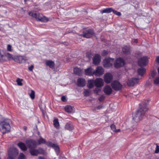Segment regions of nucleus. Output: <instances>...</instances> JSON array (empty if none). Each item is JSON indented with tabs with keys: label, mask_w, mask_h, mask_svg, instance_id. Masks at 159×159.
Wrapping results in <instances>:
<instances>
[{
	"label": "nucleus",
	"mask_w": 159,
	"mask_h": 159,
	"mask_svg": "<svg viewBox=\"0 0 159 159\" xmlns=\"http://www.w3.org/2000/svg\"><path fill=\"white\" fill-rule=\"evenodd\" d=\"M147 110L148 108L145 105L144 107H140V108L133 114V120L136 122H138L142 120L143 116Z\"/></svg>",
	"instance_id": "1"
},
{
	"label": "nucleus",
	"mask_w": 159,
	"mask_h": 159,
	"mask_svg": "<svg viewBox=\"0 0 159 159\" xmlns=\"http://www.w3.org/2000/svg\"><path fill=\"white\" fill-rule=\"evenodd\" d=\"M10 120L8 119H6L0 122V130L2 134H4L9 132L10 126L9 122Z\"/></svg>",
	"instance_id": "2"
},
{
	"label": "nucleus",
	"mask_w": 159,
	"mask_h": 159,
	"mask_svg": "<svg viewBox=\"0 0 159 159\" xmlns=\"http://www.w3.org/2000/svg\"><path fill=\"white\" fill-rule=\"evenodd\" d=\"M104 72V70L102 66H98L94 70V75L96 77H100L103 75Z\"/></svg>",
	"instance_id": "3"
},
{
	"label": "nucleus",
	"mask_w": 159,
	"mask_h": 159,
	"mask_svg": "<svg viewBox=\"0 0 159 159\" xmlns=\"http://www.w3.org/2000/svg\"><path fill=\"white\" fill-rule=\"evenodd\" d=\"M18 153V151L16 148H12L9 151L8 159H14Z\"/></svg>",
	"instance_id": "4"
},
{
	"label": "nucleus",
	"mask_w": 159,
	"mask_h": 159,
	"mask_svg": "<svg viewBox=\"0 0 159 159\" xmlns=\"http://www.w3.org/2000/svg\"><path fill=\"white\" fill-rule=\"evenodd\" d=\"M114 61L113 59L111 58H106L103 61V66L104 67L108 68L112 66Z\"/></svg>",
	"instance_id": "5"
},
{
	"label": "nucleus",
	"mask_w": 159,
	"mask_h": 159,
	"mask_svg": "<svg viewBox=\"0 0 159 159\" xmlns=\"http://www.w3.org/2000/svg\"><path fill=\"white\" fill-rule=\"evenodd\" d=\"M111 86L112 88L116 91H119L122 88V84L118 81L115 80L111 83Z\"/></svg>",
	"instance_id": "6"
},
{
	"label": "nucleus",
	"mask_w": 159,
	"mask_h": 159,
	"mask_svg": "<svg viewBox=\"0 0 159 159\" xmlns=\"http://www.w3.org/2000/svg\"><path fill=\"white\" fill-rule=\"evenodd\" d=\"M114 64L115 67L116 68H119L124 65L125 61L123 59L121 58H119L116 59Z\"/></svg>",
	"instance_id": "7"
},
{
	"label": "nucleus",
	"mask_w": 159,
	"mask_h": 159,
	"mask_svg": "<svg viewBox=\"0 0 159 159\" xmlns=\"http://www.w3.org/2000/svg\"><path fill=\"white\" fill-rule=\"evenodd\" d=\"M93 34V32L92 30H88L83 33V35H80L79 36H83V37L87 38H89L91 37Z\"/></svg>",
	"instance_id": "8"
},
{
	"label": "nucleus",
	"mask_w": 159,
	"mask_h": 159,
	"mask_svg": "<svg viewBox=\"0 0 159 159\" xmlns=\"http://www.w3.org/2000/svg\"><path fill=\"white\" fill-rule=\"evenodd\" d=\"M148 62V58L146 56L143 57L138 60L139 65L141 66H146Z\"/></svg>",
	"instance_id": "9"
},
{
	"label": "nucleus",
	"mask_w": 159,
	"mask_h": 159,
	"mask_svg": "<svg viewBox=\"0 0 159 159\" xmlns=\"http://www.w3.org/2000/svg\"><path fill=\"white\" fill-rule=\"evenodd\" d=\"M28 59L26 57L20 56H15L13 58L15 61L19 63H24Z\"/></svg>",
	"instance_id": "10"
},
{
	"label": "nucleus",
	"mask_w": 159,
	"mask_h": 159,
	"mask_svg": "<svg viewBox=\"0 0 159 159\" xmlns=\"http://www.w3.org/2000/svg\"><path fill=\"white\" fill-rule=\"evenodd\" d=\"M104 80L106 83L109 84L112 80L113 76L110 73H106L104 76Z\"/></svg>",
	"instance_id": "11"
},
{
	"label": "nucleus",
	"mask_w": 159,
	"mask_h": 159,
	"mask_svg": "<svg viewBox=\"0 0 159 159\" xmlns=\"http://www.w3.org/2000/svg\"><path fill=\"white\" fill-rule=\"evenodd\" d=\"M29 14L30 16L35 18L38 21H40L42 16V14L35 11L30 12Z\"/></svg>",
	"instance_id": "12"
},
{
	"label": "nucleus",
	"mask_w": 159,
	"mask_h": 159,
	"mask_svg": "<svg viewBox=\"0 0 159 159\" xmlns=\"http://www.w3.org/2000/svg\"><path fill=\"white\" fill-rule=\"evenodd\" d=\"M139 81V79L134 78L129 79L127 81V84L129 86H133L137 84Z\"/></svg>",
	"instance_id": "13"
},
{
	"label": "nucleus",
	"mask_w": 159,
	"mask_h": 159,
	"mask_svg": "<svg viewBox=\"0 0 159 159\" xmlns=\"http://www.w3.org/2000/svg\"><path fill=\"white\" fill-rule=\"evenodd\" d=\"M104 85V81L101 78H96L94 80V85L97 87H101Z\"/></svg>",
	"instance_id": "14"
},
{
	"label": "nucleus",
	"mask_w": 159,
	"mask_h": 159,
	"mask_svg": "<svg viewBox=\"0 0 159 159\" xmlns=\"http://www.w3.org/2000/svg\"><path fill=\"white\" fill-rule=\"evenodd\" d=\"M26 143L28 147L30 148H34L37 145L36 142L32 140H27L26 141Z\"/></svg>",
	"instance_id": "15"
},
{
	"label": "nucleus",
	"mask_w": 159,
	"mask_h": 159,
	"mask_svg": "<svg viewBox=\"0 0 159 159\" xmlns=\"http://www.w3.org/2000/svg\"><path fill=\"white\" fill-rule=\"evenodd\" d=\"M84 72L87 75L91 76L94 75V70L92 67H90L85 69Z\"/></svg>",
	"instance_id": "16"
},
{
	"label": "nucleus",
	"mask_w": 159,
	"mask_h": 159,
	"mask_svg": "<svg viewBox=\"0 0 159 159\" xmlns=\"http://www.w3.org/2000/svg\"><path fill=\"white\" fill-rule=\"evenodd\" d=\"M93 63L97 65L101 61V57L98 54H95L93 58Z\"/></svg>",
	"instance_id": "17"
},
{
	"label": "nucleus",
	"mask_w": 159,
	"mask_h": 159,
	"mask_svg": "<svg viewBox=\"0 0 159 159\" xmlns=\"http://www.w3.org/2000/svg\"><path fill=\"white\" fill-rule=\"evenodd\" d=\"M103 91L106 94L109 95L112 93V89L109 85H106L104 87Z\"/></svg>",
	"instance_id": "18"
},
{
	"label": "nucleus",
	"mask_w": 159,
	"mask_h": 159,
	"mask_svg": "<svg viewBox=\"0 0 159 159\" xmlns=\"http://www.w3.org/2000/svg\"><path fill=\"white\" fill-rule=\"evenodd\" d=\"M77 84L80 87H84L86 84V81L84 79H79L77 80Z\"/></svg>",
	"instance_id": "19"
},
{
	"label": "nucleus",
	"mask_w": 159,
	"mask_h": 159,
	"mask_svg": "<svg viewBox=\"0 0 159 159\" xmlns=\"http://www.w3.org/2000/svg\"><path fill=\"white\" fill-rule=\"evenodd\" d=\"M65 110L67 112L71 113L74 112L75 108L73 107L70 105H67L65 107Z\"/></svg>",
	"instance_id": "20"
},
{
	"label": "nucleus",
	"mask_w": 159,
	"mask_h": 159,
	"mask_svg": "<svg viewBox=\"0 0 159 159\" xmlns=\"http://www.w3.org/2000/svg\"><path fill=\"white\" fill-rule=\"evenodd\" d=\"M74 72L75 74L80 76L82 75L83 71L80 68L75 67L74 69Z\"/></svg>",
	"instance_id": "21"
},
{
	"label": "nucleus",
	"mask_w": 159,
	"mask_h": 159,
	"mask_svg": "<svg viewBox=\"0 0 159 159\" xmlns=\"http://www.w3.org/2000/svg\"><path fill=\"white\" fill-rule=\"evenodd\" d=\"M65 128L67 130L71 131L74 129V126L72 123L69 122L66 124Z\"/></svg>",
	"instance_id": "22"
},
{
	"label": "nucleus",
	"mask_w": 159,
	"mask_h": 159,
	"mask_svg": "<svg viewBox=\"0 0 159 159\" xmlns=\"http://www.w3.org/2000/svg\"><path fill=\"white\" fill-rule=\"evenodd\" d=\"M94 84V80H89L88 81L87 86L90 89L92 88Z\"/></svg>",
	"instance_id": "23"
},
{
	"label": "nucleus",
	"mask_w": 159,
	"mask_h": 159,
	"mask_svg": "<svg viewBox=\"0 0 159 159\" xmlns=\"http://www.w3.org/2000/svg\"><path fill=\"white\" fill-rule=\"evenodd\" d=\"M113 9L111 7H108L106 8L103 10L100 11V12L102 14L103 13H110L112 12Z\"/></svg>",
	"instance_id": "24"
},
{
	"label": "nucleus",
	"mask_w": 159,
	"mask_h": 159,
	"mask_svg": "<svg viewBox=\"0 0 159 159\" xmlns=\"http://www.w3.org/2000/svg\"><path fill=\"white\" fill-rule=\"evenodd\" d=\"M146 70L144 68H140L138 69L137 72L139 76H143L145 73Z\"/></svg>",
	"instance_id": "25"
},
{
	"label": "nucleus",
	"mask_w": 159,
	"mask_h": 159,
	"mask_svg": "<svg viewBox=\"0 0 159 159\" xmlns=\"http://www.w3.org/2000/svg\"><path fill=\"white\" fill-rule=\"evenodd\" d=\"M45 63L47 66H49V67L51 68H53L55 66L54 62L50 60L47 61H46Z\"/></svg>",
	"instance_id": "26"
},
{
	"label": "nucleus",
	"mask_w": 159,
	"mask_h": 159,
	"mask_svg": "<svg viewBox=\"0 0 159 159\" xmlns=\"http://www.w3.org/2000/svg\"><path fill=\"white\" fill-rule=\"evenodd\" d=\"M122 51L124 54H128L130 52V48L129 46H124L123 48Z\"/></svg>",
	"instance_id": "27"
},
{
	"label": "nucleus",
	"mask_w": 159,
	"mask_h": 159,
	"mask_svg": "<svg viewBox=\"0 0 159 159\" xmlns=\"http://www.w3.org/2000/svg\"><path fill=\"white\" fill-rule=\"evenodd\" d=\"M18 145L22 151H25L27 149V148L25 144L22 142L19 143Z\"/></svg>",
	"instance_id": "28"
},
{
	"label": "nucleus",
	"mask_w": 159,
	"mask_h": 159,
	"mask_svg": "<svg viewBox=\"0 0 159 159\" xmlns=\"http://www.w3.org/2000/svg\"><path fill=\"white\" fill-rule=\"evenodd\" d=\"M52 147L54 149L57 154L59 153V149L58 146L54 144H52L51 145Z\"/></svg>",
	"instance_id": "29"
},
{
	"label": "nucleus",
	"mask_w": 159,
	"mask_h": 159,
	"mask_svg": "<svg viewBox=\"0 0 159 159\" xmlns=\"http://www.w3.org/2000/svg\"><path fill=\"white\" fill-rule=\"evenodd\" d=\"M5 57H6L7 59L9 60H11V59L13 60L14 57H12L11 54L8 53H7L5 54Z\"/></svg>",
	"instance_id": "30"
},
{
	"label": "nucleus",
	"mask_w": 159,
	"mask_h": 159,
	"mask_svg": "<svg viewBox=\"0 0 159 159\" xmlns=\"http://www.w3.org/2000/svg\"><path fill=\"white\" fill-rule=\"evenodd\" d=\"M53 124L55 127L57 128H58L59 126V124L58 120L57 119H55L53 121Z\"/></svg>",
	"instance_id": "31"
},
{
	"label": "nucleus",
	"mask_w": 159,
	"mask_h": 159,
	"mask_svg": "<svg viewBox=\"0 0 159 159\" xmlns=\"http://www.w3.org/2000/svg\"><path fill=\"white\" fill-rule=\"evenodd\" d=\"M48 19L47 17L45 16H43V15H42V17H41V19L39 21H41L42 22H48Z\"/></svg>",
	"instance_id": "32"
},
{
	"label": "nucleus",
	"mask_w": 159,
	"mask_h": 159,
	"mask_svg": "<svg viewBox=\"0 0 159 159\" xmlns=\"http://www.w3.org/2000/svg\"><path fill=\"white\" fill-rule=\"evenodd\" d=\"M30 152L31 154L33 156H37L38 154L37 150H30Z\"/></svg>",
	"instance_id": "33"
},
{
	"label": "nucleus",
	"mask_w": 159,
	"mask_h": 159,
	"mask_svg": "<svg viewBox=\"0 0 159 159\" xmlns=\"http://www.w3.org/2000/svg\"><path fill=\"white\" fill-rule=\"evenodd\" d=\"M6 60V59L5 58V55H3L2 52L0 51V61L2 62Z\"/></svg>",
	"instance_id": "34"
},
{
	"label": "nucleus",
	"mask_w": 159,
	"mask_h": 159,
	"mask_svg": "<svg viewBox=\"0 0 159 159\" xmlns=\"http://www.w3.org/2000/svg\"><path fill=\"white\" fill-rule=\"evenodd\" d=\"M84 95L85 96H89L90 94V91L89 90H86L84 92Z\"/></svg>",
	"instance_id": "35"
},
{
	"label": "nucleus",
	"mask_w": 159,
	"mask_h": 159,
	"mask_svg": "<svg viewBox=\"0 0 159 159\" xmlns=\"http://www.w3.org/2000/svg\"><path fill=\"white\" fill-rule=\"evenodd\" d=\"M30 96L31 98L32 99H33L34 98H35V92L33 90H32L31 91V93L30 94Z\"/></svg>",
	"instance_id": "36"
},
{
	"label": "nucleus",
	"mask_w": 159,
	"mask_h": 159,
	"mask_svg": "<svg viewBox=\"0 0 159 159\" xmlns=\"http://www.w3.org/2000/svg\"><path fill=\"white\" fill-rule=\"evenodd\" d=\"M22 81V80L19 78H17L16 80V82L17 84L19 86H22V84L21 83Z\"/></svg>",
	"instance_id": "37"
},
{
	"label": "nucleus",
	"mask_w": 159,
	"mask_h": 159,
	"mask_svg": "<svg viewBox=\"0 0 159 159\" xmlns=\"http://www.w3.org/2000/svg\"><path fill=\"white\" fill-rule=\"evenodd\" d=\"M38 152V154H44L45 153V151L41 148H39L37 150Z\"/></svg>",
	"instance_id": "38"
},
{
	"label": "nucleus",
	"mask_w": 159,
	"mask_h": 159,
	"mask_svg": "<svg viewBox=\"0 0 159 159\" xmlns=\"http://www.w3.org/2000/svg\"><path fill=\"white\" fill-rule=\"evenodd\" d=\"M112 12L114 14H115L116 15L118 16H120L121 15V13L120 12L114 10V9H113V10Z\"/></svg>",
	"instance_id": "39"
},
{
	"label": "nucleus",
	"mask_w": 159,
	"mask_h": 159,
	"mask_svg": "<svg viewBox=\"0 0 159 159\" xmlns=\"http://www.w3.org/2000/svg\"><path fill=\"white\" fill-rule=\"evenodd\" d=\"M101 91V90L99 88H95L94 90V92L96 94H98Z\"/></svg>",
	"instance_id": "40"
},
{
	"label": "nucleus",
	"mask_w": 159,
	"mask_h": 159,
	"mask_svg": "<svg viewBox=\"0 0 159 159\" xmlns=\"http://www.w3.org/2000/svg\"><path fill=\"white\" fill-rule=\"evenodd\" d=\"M25 155L23 153H20L18 157V159H23L25 158Z\"/></svg>",
	"instance_id": "41"
},
{
	"label": "nucleus",
	"mask_w": 159,
	"mask_h": 159,
	"mask_svg": "<svg viewBox=\"0 0 159 159\" xmlns=\"http://www.w3.org/2000/svg\"><path fill=\"white\" fill-rule=\"evenodd\" d=\"M111 128L113 132H115V131H116V127L114 124H112L111 126Z\"/></svg>",
	"instance_id": "42"
},
{
	"label": "nucleus",
	"mask_w": 159,
	"mask_h": 159,
	"mask_svg": "<svg viewBox=\"0 0 159 159\" xmlns=\"http://www.w3.org/2000/svg\"><path fill=\"white\" fill-rule=\"evenodd\" d=\"M154 83L155 84H159V77L156 78L154 81Z\"/></svg>",
	"instance_id": "43"
},
{
	"label": "nucleus",
	"mask_w": 159,
	"mask_h": 159,
	"mask_svg": "<svg viewBox=\"0 0 159 159\" xmlns=\"http://www.w3.org/2000/svg\"><path fill=\"white\" fill-rule=\"evenodd\" d=\"M156 74V71L155 70H153L151 73V75L152 78H154Z\"/></svg>",
	"instance_id": "44"
},
{
	"label": "nucleus",
	"mask_w": 159,
	"mask_h": 159,
	"mask_svg": "<svg viewBox=\"0 0 159 159\" xmlns=\"http://www.w3.org/2000/svg\"><path fill=\"white\" fill-rule=\"evenodd\" d=\"M156 147L155 148V153H158L159 152V146L157 144H156Z\"/></svg>",
	"instance_id": "45"
},
{
	"label": "nucleus",
	"mask_w": 159,
	"mask_h": 159,
	"mask_svg": "<svg viewBox=\"0 0 159 159\" xmlns=\"http://www.w3.org/2000/svg\"><path fill=\"white\" fill-rule=\"evenodd\" d=\"M45 142V141L43 139H41L38 140V143L39 144H40L42 143H43Z\"/></svg>",
	"instance_id": "46"
},
{
	"label": "nucleus",
	"mask_w": 159,
	"mask_h": 159,
	"mask_svg": "<svg viewBox=\"0 0 159 159\" xmlns=\"http://www.w3.org/2000/svg\"><path fill=\"white\" fill-rule=\"evenodd\" d=\"M7 49L9 51H12L11 46L10 44H8L7 46Z\"/></svg>",
	"instance_id": "47"
},
{
	"label": "nucleus",
	"mask_w": 159,
	"mask_h": 159,
	"mask_svg": "<svg viewBox=\"0 0 159 159\" xmlns=\"http://www.w3.org/2000/svg\"><path fill=\"white\" fill-rule=\"evenodd\" d=\"M107 52L106 51H103L102 53V55L103 56H105L107 55Z\"/></svg>",
	"instance_id": "48"
},
{
	"label": "nucleus",
	"mask_w": 159,
	"mask_h": 159,
	"mask_svg": "<svg viewBox=\"0 0 159 159\" xmlns=\"http://www.w3.org/2000/svg\"><path fill=\"white\" fill-rule=\"evenodd\" d=\"M61 99L63 102H64L66 101V97L64 96H63L61 98Z\"/></svg>",
	"instance_id": "49"
},
{
	"label": "nucleus",
	"mask_w": 159,
	"mask_h": 159,
	"mask_svg": "<svg viewBox=\"0 0 159 159\" xmlns=\"http://www.w3.org/2000/svg\"><path fill=\"white\" fill-rule=\"evenodd\" d=\"M104 98V96H101L99 99V100L100 101H102Z\"/></svg>",
	"instance_id": "50"
},
{
	"label": "nucleus",
	"mask_w": 159,
	"mask_h": 159,
	"mask_svg": "<svg viewBox=\"0 0 159 159\" xmlns=\"http://www.w3.org/2000/svg\"><path fill=\"white\" fill-rule=\"evenodd\" d=\"M101 108V107L100 106L97 107L94 109V110L96 111L98 110H99Z\"/></svg>",
	"instance_id": "51"
},
{
	"label": "nucleus",
	"mask_w": 159,
	"mask_h": 159,
	"mask_svg": "<svg viewBox=\"0 0 159 159\" xmlns=\"http://www.w3.org/2000/svg\"><path fill=\"white\" fill-rule=\"evenodd\" d=\"M34 68L33 66H31L30 67H29V69L30 71H32Z\"/></svg>",
	"instance_id": "52"
},
{
	"label": "nucleus",
	"mask_w": 159,
	"mask_h": 159,
	"mask_svg": "<svg viewBox=\"0 0 159 159\" xmlns=\"http://www.w3.org/2000/svg\"><path fill=\"white\" fill-rule=\"evenodd\" d=\"M156 61L157 62L159 63V56L157 57Z\"/></svg>",
	"instance_id": "53"
},
{
	"label": "nucleus",
	"mask_w": 159,
	"mask_h": 159,
	"mask_svg": "<svg viewBox=\"0 0 159 159\" xmlns=\"http://www.w3.org/2000/svg\"><path fill=\"white\" fill-rule=\"evenodd\" d=\"M120 131V129H116V131H115V132H118Z\"/></svg>",
	"instance_id": "54"
},
{
	"label": "nucleus",
	"mask_w": 159,
	"mask_h": 159,
	"mask_svg": "<svg viewBox=\"0 0 159 159\" xmlns=\"http://www.w3.org/2000/svg\"><path fill=\"white\" fill-rule=\"evenodd\" d=\"M39 159H46L44 157H39Z\"/></svg>",
	"instance_id": "55"
},
{
	"label": "nucleus",
	"mask_w": 159,
	"mask_h": 159,
	"mask_svg": "<svg viewBox=\"0 0 159 159\" xmlns=\"http://www.w3.org/2000/svg\"><path fill=\"white\" fill-rule=\"evenodd\" d=\"M134 42L135 43H137V39H134Z\"/></svg>",
	"instance_id": "56"
},
{
	"label": "nucleus",
	"mask_w": 159,
	"mask_h": 159,
	"mask_svg": "<svg viewBox=\"0 0 159 159\" xmlns=\"http://www.w3.org/2000/svg\"><path fill=\"white\" fill-rule=\"evenodd\" d=\"M24 129L25 130H26L27 129V127L25 126L24 127Z\"/></svg>",
	"instance_id": "57"
},
{
	"label": "nucleus",
	"mask_w": 159,
	"mask_h": 159,
	"mask_svg": "<svg viewBox=\"0 0 159 159\" xmlns=\"http://www.w3.org/2000/svg\"><path fill=\"white\" fill-rule=\"evenodd\" d=\"M25 1H26V0H24Z\"/></svg>",
	"instance_id": "58"
}]
</instances>
